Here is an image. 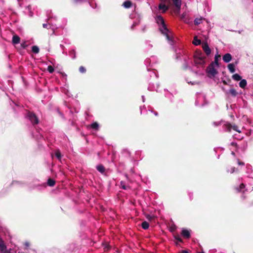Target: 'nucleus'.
Returning <instances> with one entry per match:
<instances>
[{
	"instance_id": "obj_19",
	"label": "nucleus",
	"mask_w": 253,
	"mask_h": 253,
	"mask_svg": "<svg viewBox=\"0 0 253 253\" xmlns=\"http://www.w3.org/2000/svg\"><path fill=\"white\" fill-rule=\"evenodd\" d=\"M131 3L129 1H125L123 3V5L126 8H129L131 6Z\"/></svg>"
},
{
	"instance_id": "obj_7",
	"label": "nucleus",
	"mask_w": 253,
	"mask_h": 253,
	"mask_svg": "<svg viewBox=\"0 0 253 253\" xmlns=\"http://www.w3.org/2000/svg\"><path fill=\"white\" fill-rule=\"evenodd\" d=\"M29 118L32 123L36 124L38 123V119L37 118L35 114H33V113H29Z\"/></svg>"
},
{
	"instance_id": "obj_20",
	"label": "nucleus",
	"mask_w": 253,
	"mask_h": 253,
	"mask_svg": "<svg viewBox=\"0 0 253 253\" xmlns=\"http://www.w3.org/2000/svg\"><path fill=\"white\" fill-rule=\"evenodd\" d=\"M47 184L50 186H53L55 184V181L51 179H49L48 180Z\"/></svg>"
},
{
	"instance_id": "obj_31",
	"label": "nucleus",
	"mask_w": 253,
	"mask_h": 253,
	"mask_svg": "<svg viewBox=\"0 0 253 253\" xmlns=\"http://www.w3.org/2000/svg\"><path fill=\"white\" fill-rule=\"evenodd\" d=\"M238 164H239V165H244V163H242V162H238Z\"/></svg>"
},
{
	"instance_id": "obj_33",
	"label": "nucleus",
	"mask_w": 253,
	"mask_h": 253,
	"mask_svg": "<svg viewBox=\"0 0 253 253\" xmlns=\"http://www.w3.org/2000/svg\"><path fill=\"white\" fill-rule=\"evenodd\" d=\"M47 26V24H43V27H44V28H46Z\"/></svg>"
},
{
	"instance_id": "obj_1",
	"label": "nucleus",
	"mask_w": 253,
	"mask_h": 253,
	"mask_svg": "<svg viewBox=\"0 0 253 253\" xmlns=\"http://www.w3.org/2000/svg\"><path fill=\"white\" fill-rule=\"evenodd\" d=\"M157 24L159 25V29L161 33L166 36L167 40L170 44H172V41L171 39L170 33L168 29L166 28L164 23V20L161 16H157L156 18Z\"/></svg>"
},
{
	"instance_id": "obj_26",
	"label": "nucleus",
	"mask_w": 253,
	"mask_h": 253,
	"mask_svg": "<svg viewBox=\"0 0 253 253\" xmlns=\"http://www.w3.org/2000/svg\"><path fill=\"white\" fill-rule=\"evenodd\" d=\"M47 70L50 73H52L54 71V69L51 66H48Z\"/></svg>"
},
{
	"instance_id": "obj_25",
	"label": "nucleus",
	"mask_w": 253,
	"mask_h": 253,
	"mask_svg": "<svg viewBox=\"0 0 253 253\" xmlns=\"http://www.w3.org/2000/svg\"><path fill=\"white\" fill-rule=\"evenodd\" d=\"M55 155L56 157H57V158L58 159H60V158H61V153L59 151H56L55 152Z\"/></svg>"
},
{
	"instance_id": "obj_28",
	"label": "nucleus",
	"mask_w": 253,
	"mask_h": 253,
	"mask_svg": "<svg viewBox=\"0 0 253 253\" xmlns=\"http://www.w3.org/2000/svg\"><path fill=\"white\" fill-rule=\"evenodd\" d=\"M79 70H80V72L84 73L85 72V69L83 67H80V68H79Z\"/></svg>"
},
{
	"instance_id": "obj_29",
	"label": "nucleus",
	"mask_w": 253,
	"mask_h": 253,
	"mask_svg": "<svg viewBox=\"0 0 253 253\" xmlns=\"http://www.w3.org/2000/svg\"><path fill=\"white\" fill-rule=\"evenodd\" d=\"M121 185L122 187L124 189H127V187L125 185V184H124V183L123 182H121Z\"/></svg>"
},
{
	"instance_id": "obj_8",
	"label": "nucleus",
	"mask_w": 253,
	"mask_h": 253,
	"mask_svg": "<svg viewBox=\"0 0 253 253\" xmlns=\"http://www.w3.org/2000/svg\"><path fill=\"white\" fill-rule=\"evenodd\" d=\"M232 56L230 54L227 53L225 54L223 57V60L225 62L228 63L231 61Z\"/></svg>"
},
{
	"instance_id": "obj_36",
	"label": "nucleus",
	"mask_w": 253,
	"mask_h": 253,
	"mask_svg": "<svg viewBox=\"0 0 253 253\" xmlns=\"http://www.w3.org/2000/svg\"><path fill=\"white\" fill-rule=\"evenodd\" d=\"M184 16H185V15L184 14H183L182 15L181 18H183L184 17Z\"/></svg>"
},
{
	"instance_id": "obj_18",
	"label": "nucleus",
	"mask_w": 253,
	"mask_h": 253,
	"mask_svg": "<svg viewBox=\"0 0 253 253\" xmlns=\"http://www.w3.org/2000/svg\"><path fill=\"white\" fill-rule=\"evenodd\" d=\"M90 127L94 129L97 130L99 127V125L97 123H94L90 125Z\"/></svg>"
},
{
	"instance_id": "obj_3",
	"label": "nucleus",
	"mask_w": 253,
	"mask_h": 253,
	"mask_svg": "<svg viewBox=\"0 0 253 253\" xmlns=\"http://www.w3.org/2000/svg\"><path fill=\"white\" fill-rule=\"evenodd\" d=\"M216 66H215L214 63H211L207 69V73L208 76L210 78H213L217 74V71L215 69Z\"/></svg>"
},
{
	"instance_id": "obj_30",
	"label": "nucleus",
	"mask_w": 253,
	"mask_h": 253,
	"mask_svg": "<svg viewBox=\"0 0 253 253\" xmlns=\"http://www.w3.org/2000/svg\"><path fill=\"white\" fill-rule=\"evenodd\" d=\"M175 239L176 240H177L178 242H182L181 239L179 236H175Z\"/></svg>"
},
{
	"instance_id": "obj_5",
	"label": "nucleus",
	"mask_w": 253,
	"mask_h": 253,
	"mask_svg": "<svg viewBox=\"0 0 253 253\" xmlns=\"http://www.w3.org/2000/svg\"><path fill=\"white\" fill-rule=\"evenodd\" d=\"M172 3L175 6L174 11L175 14H178L181 7V0H171Z\"/></svg>"
},
{
	"instance_id": "obj_2",
	"label": "nucleus",
	"mask_w": 253,
	"mask_h": 253,
	"mask_svg": "<svg viewBox=\"0 0 253 253\" xmlns=\"http://www.w3.org/2000/svg\"><path fill=\"white\" fill-rule=\"evenodd\" d=\"M194 62L197 66H203L206 63V57L200 50H196L194 55Z\"/></svg>"
},
{
	"instance_id": "obj_6",
	"label": "nucleus",
	"mask_w": 253,
	"mask_h": 253,
	"mask_svg": "<svg viewBox=\"0 0 253 253\" xmlns=\"http://www.w3.org/2000/svg\"><path fill=\"white\" fill-rule=\"evenodd\" d=\"M202 48L207 56L211 54V50L207 43H203L202 44Z\"/></svg>"
},
{
	"instance_id": "obj_12",
	"label": "nucleus",
	"mask_w": 253,
	"mask_h": 253,
	"mask_svg": "<svg viewBox=\"0 0 253 253\" xmlns=\"http://www.w3.org/2000/svg\"><path fill=\"white\" fill-rule=\"evenodd\" d=\"M193 43L195 45H200L201 43V40H199L197 38V36H195L194 38V40H193Z\"/></svg>"
},
{
	"instance_id": "obj_13",
	"label": "nucleus",
	"mask_w": 253,
	"mask_h": 253,
	"mask_svg": "<svg viewBox=\"0 0 253 253\" xmlns=\"http://www.w3.org/2000/svg\"><path fill=\"white\" fill-rule=\"evenodd\" d=\"M232 79L236 81H240L242 79L241 76L238 74H235L232 76Z\"/></svg>"
},
{
	"instance_id": "obj_27",
	"label": "nucleus",
	"mask_w": 253,
	"mask_h": 253,
	"mask_svg": "<svg viewBox=\"0 0 253 253\" xmlns=\"http://www.w3.org/2000/svg\"><path fill=\"white\" fill-rule=\"evenodd\" d=\"M231 128H232L233 130H234L235 131H237L238 132H241L239 130H238V127L237 126H234L231 127Z\"/></svg>"
},
{
	"instance_id": "obj_37",
	"label": "nucleus",
	"mask_w": 253,
	"mask_h": 253,
	"mask_svg": "<svg viewBox=\"0 0 253 253\" xmlns=\"http://www.w3.org/2000/svg\"><path fill=\"white\" fill-rule=\"evenodd\" d=\"M223 83H224V84H226V82L225 81H223Z\"/></svg>"
},
{
	"instance_id": "obj_17",
	"label": "nucleus",
	"mask_w": 253,
	"mask_h": 253,
	"mask_svg": "<svg viewBox=\"0 0 253 253\" xmlns=\"http://www.w3.org/2000/svg\"><path fill=\"white\" fill-rule=\"evenodd\" d=\"M228 93L234 96L237 95V92L236 90L234 88L230 89L229 90Z\"/></svg>"
},
{
	"instance_id": "obj_15",
	"label": "nucleus",
	"mask_w": 253,
	"mask_h": 253,
	"mask_svg": "<svg viewBox=\"0 0 253 253\" xmlns=\"http://www.w3.org/2000/svg\"><path fill=\"white\" fill-rule=\"evenodd\" d=\"M19 42H20V38L16 35L13 36V39H12L13 43L14 44H17V43H19Z\"/></svg>"
},
{
	"instance_id": "obj_23",
	"label": "nucleus",
	"mask_w": 253,
	"mask_h": 253,
	"mask_svg": "<svg viewBox=\"0 0 253 253\" xmlns=\"http://www.w3.org/2000/svg\"><path fill=\"white\" fill-rule=\"evenodd\" d=\"M202 19L201 18H196L195 20V25H198L200 24L202 22Z\"/></svg>"
},
{
	"instance_id": "obj_16",
	"label": "nucleus",
	"mask_w": 253,
	"mask_h": 253,
	"mask_svg": "<svg viewBox=\"0 0 253 253\" xmlns=\"http://www.w3.org/2000/svg\"><path fill=\"white\" fill-rule=\"evenodd\" d=\"M220 57V56L219 55H215V59H214V62L212 63H214L215 66H216V67H218L219 66L218 60Z\"/></svg>"
},
{
	"instance_id": "obj_10",
	"label": "nucleus",
	"mask_w": 253,
	"mask_h": 253,
	"mask_svg": "<svg viewBox=\"0 0 253 253\" xmlns=\"http://www.w3.org/2000/svg\"><path fill=\"white\" fill-rule=\"evenodd\" d=\"M182 236L186 238H188L190 237V232L188 230L186 229H183L181 233Z\"/></svg>"
},
{
	"instance_id": "obj_14",
	"label": "nucleus",
	"mask_w": 253,
	"mask_h": 253,
	"mask_svg": "<svg viewBox=\"0 0 253 253\" xmlns=\"http://www.w3.org/2000/svg\"><path fill=\"white\" fill-rule=\"evenodd\" d=\"M228 68L229 71L232 73H234L235 71V65L231 63V64H228Z\"/></svg>"
},
{
	"instance_id": "obj_11",
	"label": "nucleus",
	"mask_w": 253,
	"mask_h": 253,
	"mask_svg": "<svg viewBox=\"0 0 253 253\" xmlns=\"http://www.w3.org/2000/svg\"><path fill=\"white\" fill-rule=\"evenodd\" d=\"M247 83L246 80L243 79L240 80L239 83V86L242 88H244L247 85Z\"/></svg>"
},
{
	"instance_id": "obj_21",
	"label": "nucleus",
	"mask_w": 253,
	"mask_h": 253,
	"mask_svg": "<svg viewBox=\"0 0 253 253\" xmlns=\"http://www.w3.org/2000/svg\"><path fill=\"white\" fill-rule=\"evenodd\" d=\"M32 51L34 53H37L39 52V48L37 46H33L32 47Z\"/></svg>"
},
{
	"instance_id": "obj_22",
	"label": "nucleus",
	"mask_w": 253,
	"mask_h": 253,
	"mask_svg": "<svg viewBox=\"0 0 253 253\" xmlns=\"http://www.w3.org/2000/svg\"><path fill=\"white\" fill-rule=\"evenodd\" d=\"M142 227L143 229H146L149 227V224L147 222L144 221L142 223Z\"/></svg>"
},
{
	"instance_id": "obj_35",
	"label": "nucleus",
	"mask_w": 253,
	"mask_h": 253,
	"mask_svg": "<svg viewBox=\"0 0 253 253\" xmlns=\"http://www.w3.org/2000/svg\"><path fill=\"white\" fill-rule=\"evenodd\" d=\"M181 253H188L187 251H183Z\"/></svg>"
},
{
	"instance_id": "obj_24",
	"label": "nucleus",
	"mask_w": 253,
	"mask_h": 253,
	"mask_svg": "<svg viewBox=\"0 0 253 253\" xmlns=\"http://www.w3.org/2000/svg\"><path fill=\"white\" fill-rule=\"evenodd\" d=\"M97 169L99 171L101 172H103L104 170V168L102 166H98L97 167Z\"/></svg>"
},
{
	"instance_id": "obj_9",
	"label": "nucleus",
	"mask_w": 253,
	"mask_h": 253,
	"mask_svg": "<svg viewBox=\"0 0 253 253\" xmlns=\"http://www.w3.org/2000/svg\"><path fill=\"white\" fill-rule=\"evenodd\" d=\"M6 252L5 247L3 242L0 239V253H6Z\"/></svg>"
},
{
	"instance_id": "obj_4",
	"label": "nucleus",
	"mask_w": 253,
	"mask_h": 253,
	"mask_svg": "<svg viewBox=\"0 0 253 253\" xmlns=\"http://www.w3.org/2000/svg\"><path fill=\"white\" fill-rule=\"evenodd\" d=\"M169 5H170V1L169 0H161V3L159 4V8L162 10L163 12L166 11Z\"/></svg>"
},
{
	"instance_id": "obj_34",
	"label": "nucleus",
	"mask_w": 253,
	"mask_h": 253,
	"mask_svg": "<svg viewBox=\"0 0 253 253\" xmlns=\"http://www.w3.org/2000/svg\"><path fill=\"white\" fill-rule=\"evenodd\" d=\"M240 187L241 188H243L244 187V185L243 184H241Z\"/></svg>"
},
{
	"instance_id": "obj_32",
	"label": "nucleus",
	"mask_w": 253,
	"mask_h": 253,
	"mask_svg": "<svg viewBox=\"0 0 253 253\" xmlns=\"http://www.w3.org/2000/svg\"><path fill=\"white\" fill-rule=\"evenodd\" d=\"M104 246H105L104 248H105V250H108V247L107 248V245H105Z\"/></svg>"
}]
</instances>
